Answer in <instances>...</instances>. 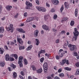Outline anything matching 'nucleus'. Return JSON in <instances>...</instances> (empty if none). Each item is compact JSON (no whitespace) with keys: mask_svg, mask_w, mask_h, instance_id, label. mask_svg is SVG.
<instances>
[{"mask_svg":"<svg viewBox=\"0 0 79 79\" xmlns=\"http://www.w3.org/2000/svg\"><path fill=\"white\" fill-rule=\"evenodd\" d=\"M73 34L74 35L72 39V41L76 40H77V37L79 35V32L77 31V28H74V31H73Z\"/></svg>","mask_w":79,"mask_h":79,"instance_id":"obj_1","label":"nucleus"},{"mask_svg":"<svg viewBox=\"0 0 79 79\" xmlns=\"http://www.w3.org/2000/svg\"><path fill=\"white\" fill-rule=\"evenodd\" d=\"M37 9L39 11H42V12H45L47 10L45 8L43 7L37 6L36 7Z\"/></svg>","mask_w":79,"mask_h":79,"instance_id":"obj_2","label":"nucleus"},{"mask_svg":"<svg viewBox=\"0 0 79 79\" xmlns=\"http://www.w3.org/2000/svg\"><path fill=\"white\" fill-rule=\"evenodd\" d=\"M59 56L61 58L63 56V55L64 54V52H65V53H67V52L66 51H63V49L59 50Z\"/></svg>","mask_w":79,"mask_h":79,"instance_id":"obj_3","label":"nucleus"},{"mask_svg":"<svg viewBox=\"0 0 79 79\" xmlns=\"http://www.w3.org/2000/svg\"><path fill=\"white\" fill-rule=\"evenodd\" d=\"M19 60L18 61V64H19L20 67H23V60H23V57L22 56L19 57Z\"/></svg>","mask_w":79,"mask_h":79,"instance_id":"obj_4","label":"nucleus"},{"mask_svg":"<svg viewBox=\"0 0 79 79\" xmlns=\"http://www.w3.org/2000/svg\"><path fill=\"white\" fill-rule=\"evenodd\" d=\"M68 47L70 48V50L73 51L76 48V47L75 45H73L71 44H69L68 45Z\"/></svg>","mask_w":79,"mask_h":79,"instance_id":"obj_5","label":"nucleus"},{"mask_svg":"<svg viewBox=\"0 0 79 79\" xmlns=\"http://www.w3.org/2000/svg\"><path fill=\"white\" fill-rule=\"evenodd\" d=\"M43 68L44 69V71L45 72V73H47V69H48V64H47V62H45L44 64Z\"/></svg>","mask_w":79,"mask_h":79,"instance_id":"obj_6","label":"nucleus"},{"mask_svg":"<svg viewBox=\"0 0 79 79\" xmlns=\"http://www.w3.org/2000/svg\"><path fill=\"white\" fill-rule=\"evenodd\" d=\"M7 29L8 31H11V32H13L14 30L13 24H10L9 27L7 28Z\"/></svg>","mask_w":79,"mask_h":79,"instance_id":"obj_7","label":"nucleus"},{"mask_svg":"<svg viewBox=\"0 0 79 79\" xmlns=\"http://www.w3.org/2000/svg\"><path fill=\"white\" fill-rule=\"evenodd\" d=\"M17 40L18 42L19 43L20 45H22L23 44V40L21 38H17Z\"/></svg>","mask_w":79,"mask_h":79,"instance_id":"obj_8","label":"nucleus"},{"mask_svg":"<svg viewBox=\"0 0 79 79\" xmlns=\"http://www.w3.org/2000/svg\"><path fill=\"white\" fill-rule=\"evenodd\" d=\"M52 2L55 5H57L59 4V1L58 0H52Z\"/></svg>","mask_w":79,"mask_h":79,"instance_id":"obj_9","label":"nucleus"},{"mask_svg":"<svg viewBox=\"0 0 79 79\" xmlns=\"http://www.w3.org/2000/svg\"><path fill=\"white\" fill-rule=\"evenodd\" d=\"M25 4L27 6H28L30 7H31L32 6V4L30 2L28 1H26Z\"/></svg>","mask_w":79,"mask_h":79,"instance_id":"obj_10","label":"nucleus"},{"mask_svg":"<svg viewBox=\"0 0 79 79\" xmlns=\"http://www.w3.org/2000/svg\"><path fill=\"white\" fill-rule=\"evenodd\" d=\"M17 30L19 32H20V33H23V34H24V33H25L26 32V31H24L22 28H18Z\"/></svg>","mask_w":79,"mask_h":79,"instance_id":"obj_11","label":"nucleus"},{"mask_svg":"<svg viewBox=\"0 0 79 79\" xmlns=\"http://www.w3.org/2000/svg\"><path fill=\"white\" fill-rule=\"evenodd\" d=\"M33 19H34L33 17H30L27 19V20H26V22L27 23H29L32 21Z\"/></svg>","mask_w":79,"mask_h":79,"instance_id":"obj_12","label":"nucleus"},{"mask_svg":"<svg viewBox=\"0 0 79 79\" xmlns=\"http://www.w3.org/2000/svg\"><path fill=\"white\" fill-rule=\"evenodd\" d=\"M42 27L44 30L46 31H48V27L47 26L45 25H44L42 26Z\"/></svg>","mask_w":79,"mask_h":79,"instance_id":"obj_13","label":"nucleus"},{"mask_svg":"<svg viewBox=\"0 0 79 79\" xmlns=\"http://www.w3.org/2000/svg\"><path fill=\"white\" fill-rule=\"evenodd\" d=\"M5 59L6 61L10 60V56L8 54H6L5 56Z\"/></svg>","mask_w":79,"mask_h":79,"instance_id":"obj_14","label":"nucleus"},{"mask_svg":"<svg viewBox=\"0 0 79 79\" xmlns=\"http://www.w3.org/2000/svg\"><path fill=\"white\" fill-rule=\"evenodd\" d=\"M39 33V30H36L35 32L34 36L35 37H37L38 36V34Z\"/></svg>","mask_w":79,"mask_h":79,"instance_id":"obj_15","label":"nucleus"},{"mask_svg":"<svg viewBox=\"0 0 79 79\" xmlns=\"http://www.w3.org/2000/svg\"><path fill=\"white\" fill-rule=\"evenodd\" d=\"M13 8L12 6H7L6 7V9L7 11H10V10H11V8Z\"/></svg>","mask_w":79,"mask_h":79,"instance_id":"obj_16","label":"nucleus"},{"mask_svg":"<svg viewBox=\"0 0 79 79\" xmlns=\"http://www.w3.org/2000/svg\"><path fill=\"white\" fill-rule=\"evenodd\" d=\"M64 5L66 8H67V9H68L69 6V4L67 3V2H65L64 3Z\"/></svg>","mask_w":79,"mask_h":79,"instance_id":"obj_17","label":"nucleus"},{"mask_svg":"<svg viewBox=\"0 0 79 79\" xmlns=\"http://www.w3.org/2000/svg\"><path fill=\"white\" fill-rule=\"evenodd\" d=\"M4 32V28L3 27H1L0 28V34L3 33Z\"/></svg>","mask_w":79,"mask_h":79,"instance_id":"obj_18","label":"nucleus"},{"mask_svg":"<svg viewBox=\"0 0 79 79\" xmlns=\"http://www.w3.org/2000/svg\"><path fill=\"white\" fill-rule=\"evenodd\" d=\"M10 66L13 69H15L16 68V66L15 65L12 63L10 64Z\"/></svg>","mask_w":79,"mask_h":79,"instance_id":"obj_19","label":"nucleus"},{"mask_svg":"<svg viewBox=\"0 0 79 79\" xmlns=\"http://www.w3.org/2000/svg\"><path fill=\"white\" fill-rule=\"evenodd\" d=\"M5 52V50L2 49L1 48H0V54H3V52Z\"/></svg>","mask_w":79,"mask_h":79,"instance_id":"obj_20","label":"nucleus"},{"mask_svg":"<svg viewBox=\"0 0 79 79\" xmlns=\"http://www.w3.org/2000/svg\"><path fill=\"white\" fill-rule=\"evenodd\" d=\"M5 64V63L4 62H1L0 63V66L1 67H3Z\"/></svg>","mask_w":79,"mask_h":79,"instance_id":"obj_21","label":"nucleus"},{"mask_svg":"<svg viewBox=\"0 0 79 79\" xmlns=\"http://www.w3.org/2000/svg\"><path fill=\"white\" fill-rule=\"evenodd\" d=\"M32 45H30L29 46L28 48H27V50H30L32 48Z\"/></svg>","mask_w":79,"mask_h":79,"instance_id":"obj_22","label":"nucleus"},{"mask_svg":"<svg viewBox=\"0 0 79 79\" xmlns=\"http://www.w3.org/2000/svg\"><path fill=\"white\" fill-rule=\"evenodd\" d=\"M37 72L38 73H41L42 72V69L41 68L39 69L37 71Z\"/></svg>","mask_w":79,"mask_h":79,"instance_id":"obj_23","label":"nucleus"},{"mask_svg":"<svg viewBox=\"0 0 79 79\" xmlns=\"http://www.w3.org/2000/svg\"><path fill=\"white\" fill-rule=\"evenodd\" d=\"M67 19H68V18H63L62 19V21H61L62 23H63L64 21H66Z\"/></svg>","mask_w":79,"mask_h":79,"instance_id":"obj_24","label":"nucleus"},{"mask_svg":"<svg viewBox=\"0 0 79 79\" xmlns=\"http://www.w3.org/2000/svg\"><path fill=\"white\" fill-rule=\"evenodd\" d=\"M35 41H36V45H39V40L38 39H35Z\"/></svg>","mask_w":79,"mask_h":79,"instance_id":"obj_25","label":"nucleus"},{"mask_svg":"<svg viewBox=\"0 0 79 79\" xmlns=\"http://www.w3.org/2000/svg\"><path fill=\"white\" fill-rule=\"evenodd\" d=\"M13 77L14 78H16L17 77V74L16 72H14L13 73Z\"/></svg>","mask_w":79,"mask_h":79,"instance_id":"obj_26","label":"nucleus"},{"mask_svg":"<svg viewBox=\"0 0 79 79\" xmlns=\"http://www.w3.org/2000/svg\"><path fill=\"white\" fill-rule=\"evenodd\" d=\"M19 48L20 50H24L25 48H24V46H20L19 47Z\"/></svg>","mask_w":79,"mask_h":79,"instance_id":"obj_27","label":"nucleus"},{"mask_svg":"<svg viewBox=\"0 0 79 79\" xmlns=\"http://www.w3.org/2000/svg\"><path fill=\"white\" fill-rule=\"evenodd\" d=\"M70 24L71 26H74V21L73 20L71 21V23H70Z\"/></svg>","mask_w":79,"mask_h":79,"instance_id":"obj_28","label":"nucleus"},{"mask_svg":"<svg viewBox=\"0 0 79 79\" xmlns=\"http://www.w3.org/2000/svg\"><path fill=\"white\" fill-rule=\"evenodd\" d=\"M40 53H46L45 50H41L39 52Z\"/></svg>","mask_w":79,"mask_h":79,"instance_id":"obj_29","label":"nucleus"},{"mask_svg":"<svg viewBox=\"0 0 79 79\" xmlns=\"http://www.w3.org/2000/svg\"><path fill=\"white\" fill-rule=\"evenodd\" d=\"M64 69H65L67 71H71V69L70 68H69L68 67H66L64 68Z\"/></svg>","mask_w":79,"mask_h":79,"instance_id":"obj_30","label":"nucleus"},{"mask_svg":"<svg viewBox=\"0 0 79 79\" xmlns=\"http://www.w3.org/2000/svg\"><path fill=\"white\" fill-rule=\"evenodd\" d=\"M31 68H32L33 71H35L36 70V68L34 65H32L31 66Z\"/></svg>","mask_w":79,"mask_h":79,"instance_id":"obj_31","label":"nucleus"},{"mask_svg":"<svg viewBox=\"0 0 79 79\" xmlns=\"http://www.w3.org/2000/svg\"><path fill=\"white\" fill-rule=\"evenodd\" d=\"M63 10H64V5H62L60 9L61 13H62V11H63Z\"/></svg>","mask_w":79,"mask_h":79,"instance_id":"obj_32","label":"nucleus"},{"mask_svg":"<svg viewBox=\"0 0 79 79\" xmlns=\"http://www.w3.org/2000/svg\"><path fill=\"white\" fill-rule=\"evenodd\" d=\"M75 14L76 17H77V9H75Z\"/></svg>","mask_w":79,"mask_h":79,"instance_id":"obj_33","label":"nucleus"},{"mask_svg":"<svg viewBox=\"0 0 79 79\" xmlns=\"http://www.w3.org/2000/svg\"><path fill=\"white\" fill-rule=\"evenodd\" d=\"M24 64H27L28 63V62L27 61V60L26 59H24Z\"/></svg>","mask_w":79,"mask_h":79,"instance_id":"obj_34","label":"nucleus"},{"mask_svg":"<svg viewBox=\"0 0 79 79\" xmlns=\"http://www.w3.org/2000/svg\"><path fill=\"white\" fill-rule=\"evenodd\" d=\"M66 59H64L63 60H62V62L63 63V64H64L66 61Z\"/></svg>","mask_w":79,"mask_h":79,"instance_id":"obj_35","label":"nucleus"},{"mask_svg":"<svg viewBox=\"0 0 79 79\" xmlns=\"http://www.w3.org/2000/svg\"><path fill=\"white\" fill-rule=\"evenodd\" d=\"M59 76H60V77H64V74H63V73L60 74H59Z\"/></svg>","mask_w":79,"mask_h":79,"instance_id":"obj_36","label":"nucleus"},{"mask_svg":"<svg viewBox=\"0 0 79 79\" xmlns=\"http://www.w3.org/2000/svg\"><path fill=\"white\" fill-rule=\"evenodd\" d=\"M79 70L77 69L75 73V75H79Z\"/></svg>","mask_w":79,"mask_h":79,"instance_id":"obj_37","label":"nucleus"},{"mask_svg":"<svg viewBox=\"0 0 79 79\" xmlns=\"http://www.w3.org/2000/svg\"><path fill=\"white\" fill-rule=\"evenodd\" d=\"M44 60V58L42 57L40 59V61L41 63H43V62Z\"/></svg>","mask_w":79,"mask_h":79,"instance_id":"obj_38","label":"nucleus"},{"mask_svg":"<svg viewBox=\"0 0 79 79\" xmlns=\"http://www.w3.org/2000/svg\"><path fill=\"white\" fill-rule=\"evenodd\" d=\"M14 56L15 57L16 60H17L18 59V56H17V54H15Z\"/></svg>","mask_w":79,"mask_h":79,"instance_id":"obj_39","label":"nucleus"},{"mask_svg":"<svg viewBox=\"0 0 79 79\" xmlns=\"http://www.w3.org/2000/svg\"><path fill=\"white\" fill-rule=\"evenodd\" d=\"M75 66H76V67H78L79 66V62H77L76 64H75Z\"/></svg>","mask_w":79,"mask_h":79,"instance_id":"obj_40","label":"nucleus"},{"mask_svg":"<svg viewBox=\"0 0 79 79\" xmlns=\"http://www.w3.org/2000/svg\"><path fill=\"white\" fill-rule=\"evenodd\" d=\"M9 60L10 61H14L15 59L13 58V57H10V58H9Z\"/></svg>","mask_w":79,"mask_h":79,"instance_id":"obj_41","label":"nucleus"},{"mask_svg":"<svg viewBox=\"0 0 79 79\" xmlns=\"http://www.w3.org/2000/svg\"><path fill=\"white\" fill-rule=\"evenodd\" d=\"M2 6H0V14L2 13Z\"/></svg>","mask_w":79,"mask_h":79,"instance_id":"obj_42","label":"nucleus"},{"mask_svg":"<svg viewBox=\"0 0 79 79\" xmlns=\"http://www.w3.org/2000/svg\"><path fill=\"white\" fill-rule=\"evenodd\" d=\"M70 2L71 3H73V4H74V0H70Z\"/></svg>","mask_w":79,"mask_h":79,"instance_id":"obj_43","label":"nucleus"},{"mask_svg":"<svg viewBox=\"0 0 79 79\" xmlns=\"http://www.w3.org/2000/svg\"><path fill=\"white\" fill-rule=\"evenodd\" d=\"M24 16L25 17H27V12H25L24 14Z\"/></svg>","mask_w":79,"mask_h":79,"instance_id":"obj_44","label":"nucleus"},{"mask_svg":"<svg viewBox=\"0 0 79 79\" xmlns=\"http://www.w3.org/2000/svg\"><path fill=\"white\" fill-rule=\"evenodd\" d=\"M57 15H55L54 16V17H53V18L54 19H56V18H57Z\"/></svg>","mask_w":79,"mask_h":79,"instance_id":"obj_45","label":"nucleus"},{"mask_svg":"<svg viewBox=\"0 0 79 79\" xmlns=\"http://www.w3.org/2000/svg\"><path fill=\"white\" fill-rule=\"evenodd\" d=\"M56 60H60V56H56Z\"/></svg>","mask_w":79,"mask_h":79,"instance_id":"obj_46","label":"nucleus"},{"mask_svg":"<svg viewBox=\"0 0 79 79\" xmlns=\"http://www.w3.org/2000/svg\"><path fill=\"white\" fill-rule=\"evenodd\" d=\"M30 6H27L25 7V9H27V10H29L30 9Z\"/></svg>","mask_w":79,"mask_h":79,"instance_id":"obj_47","label":"nucleus"},{"mask_svg":"<svg viewBox=\"0 0 79 79\" xmlns=\"http://www.w3.org/2000/svg\"><path fill=\"white\" fill-rule=\"evenodd\" d=\"M4 48L5 50H8V47H7V46L6 45H5V46Z\"/></svg>","mask_w":79,"mask_h":79,"instance_id":"obj_48","label":"nucleus"},{"mask_svg":"<svg viewBox=\"0 0 79 79\" xmlns=\"http://www.w3.org/2000/svg\"><path fill=\"white\" fill-rule=\"evenodd\" d=\"M35 2L37 5H39V0H35Z\"/></svg>","mask_w":79,"mask_h":79,"instance_id":"obj_49","label":"nucleus"},{"mask_svg":"<svg viewBox=\"0 0 79 79\" xmlns=\"http://www.w3.org/2000/svg\"><path fill=\"white\" fill-rule=\"evenodd\" d=\"M52 31H53V32H56L57 31L56 29L54 28H52Z\"/></svg>","mask_w":79,"mask_h":79,"instance_id":"obj_50","label":"nucleus"},{"mask_svg":"<svg viewBox=\"0 0 79 79\" xmlns=\"http://www.w3.org/2000/svg\"><path fill=\"white\" fill-rule=\"evenodd\" d=\"M20 73L21 74V75L22 76H24V72L23 71H21Z\"/></svg>","mask_w":79,"mask_h":79,"instance_id":"obj_51","label":"nucleus"},{"mask_svg":"<svg viewBox=\"0 0 79 79\" xmlns=\"http://www.w3.org/2000/svg\"><path fill=\"white\" fill-rule=\"evenodd\" d=\"M74 56H77V53L76 52H75L74 53Z\"/></svg>","mask_w":79,"mask_h":79,"instance_id":"obj_52","label":"nucleus"},{"mask_svg":"<svg viewBox=\"0 0 79 79\" xmlns=\"http://www.w3.org/2000/svg\"><path fill=\"white\" fill-rule=\"evenodd\" d=\"M66 63L67 64H69V60H66Z\"/></svg>","mask_w":79,"mask_h":79,"instance_id":"obj_53","label":"nucleus"},{"mask_svg":"<svg viewBox=\"0 0 79 79\" xmlns=\"http://www.w3.org/2000/svg\"><path fill=\"white\" fill-rule=\"evenodd\" d=\"M62 69H60L58 70V73H61V72L62 71Z\"/></svg>","mask_w":79,"mask_h":79,"instance_id":"obj_54","label":"nucleus"},{"mask_svg":"<svg viewBox=\"0 0 79 79\" xmlns=\"http://www.w3.org/2000/svg\"><path fill=\"white\" fill-rule=\"evenodd\" d=\"M19 77L21 79H24V77H23L21 75H19Z\"/></svg>","mask_w":79,"mask_h":79,"instance_id":"obj_55","label":"nucleus"},{"mask_svg":"<svg viewBox=\"0 0 79 79\" xmlns=\"http://www.w3.org/2000/svg\"><path fill=\"white\" fill-rule=\"evenodd\" d=\"M53 68L55 70H57V67H56V66H55Z\"/></svg>","mask_w":79,"mask_h":79,"instance_id":"obj_56","label":"nucleus"},{"mask_svg":"<svg viewBox=\"0 0 79 79\" xmlns=\"http://www.w3.org/2000/svg\"><path fill=\"white\" fill-rule=\"evenodd\" d=\"M18 16V14H17L15 16L14 18H17Z\"/></svg>","mask_w":79,"mask_h":79,"instance_id":"obj_57","label":"nucleus"},{"mask_svg":"<svg viewBox=\"0 0 79 79\" xmlns=\"http://www.w3.org/2000/svg\"><path fill=\"white\" fill-rule=\"evenodd\" d=\"M62 34H66V32L64 31H61Z\"/></svg>","mask_w":79,"mask_h":79,"instance_id":"obj_58","label":"nucleus"},{"mask_svg":"<svg viewBox=\"0 0 79 79\" xmlns=\"http://www.w3.org/2000/svg\"><path fill=\"white\" fill-rule=\"evenodd\" d=\"M5 19V17H4L3 18H1V20L2 21H4Z\"/></svg>","mask_w":79,"mask_h":79,"instance_id":"obj_59","label":"nucleus"},{"mask_svg":"<svg viewBox=\"0 0 79 79\" xmlns=\"http://www.w3.org/2000/svg\"><path fill=\"white\" fill-rule=\"evenodd\" d=\"M51 12H52V13L55 12V9H52L51 10Z\"/></svg>","mask_w":79,"mask_h":79,"instance_id":"obj_60","label":"nucleus"},{"mask_svg":"<svg viewBox=\"0 0 79 79\" xmlns=\"http://www.w3.org/2000/svg\"><path fill=\"white\" fill-rule=\"evenodd\" d=\"M60 41V40H57L56 41V43L57 44H58V43H59V42Z\"/></svg>","mask_w":79,"mask_h":79,"instance_id":"obj_61","label":"nucleus"},{"mask_svg":"<svg viewBox=\"0 0 79 79\" xmlns=\"http://www.w3.org/2000/svg\"><path fill=\"white\" fill-rule=\"evenodd\" d=\"M28 44H31V42L30 40H28L27 42Z\"/></svg>","mask_w":79,"mask_h":79,"instance_id":"obj_62","label":"nucleus"},{"mask_svg":"<svg viewBox=\"0 0 79 79\" xmlns=\"http://www.w3.org/2000/svg\"><path fill=\"white\" fill-rule=\"evenodd\" d=\"M54 79H60V78H59L58 77H55Z\"/></svg>","mask_w":79,"mask_h":79,"instance_id":"obj_63","label":"nucleus"},{"mask_svg":"<svg viewBox=\"0 0 79 79\" xmlns=\"http://www.w3.org/2000/svg\"><path fill=\"white\" fill-rule=\"evenodd\" d=\"M47 78L48 79H52V77H50V76L48 77Z\"/></svg>","mask_w":79,"mask_h":79,"instance_id":"obj_64","label":"nucleus"}]
</instances>
